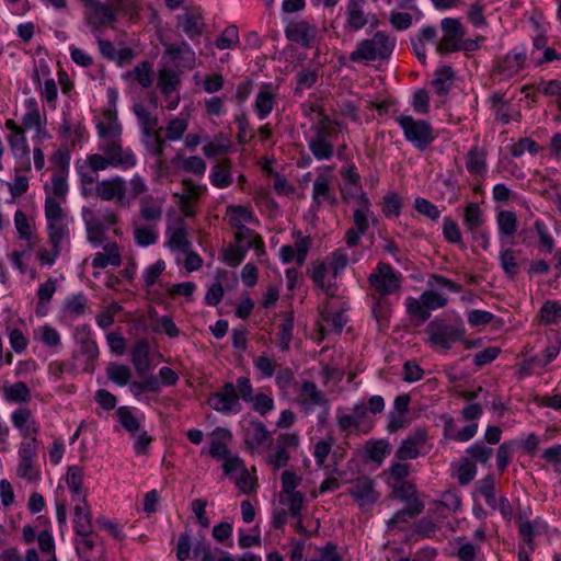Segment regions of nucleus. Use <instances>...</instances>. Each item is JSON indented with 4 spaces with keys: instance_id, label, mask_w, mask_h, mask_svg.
I'll list each match as a JSON object with an SVG mask.
<instances>
[{
    "instance_id": "1",
    "label": "nucleus",
    "mask_w": 561,
    "mask_h": 561,
    "mask_svg": "<svg viewBox=\"0 0 561 561\" xmlns=\"http://www.w3.org/2000/svg\"><path fill=\"white\" fill-rule=\"evenodd\" d=\"M106 121L96 124L99 144L98 153L88 154L85 160L91 168L104 171L108 168L127 171L137 164L133 149L123 147L122 125L118 122L115 108L104 112Z\"/></svg>"
},
{
    "instance_id": "2",
    "label": "nucleus",
    "mask_w": 561,
    "mask_h": 561,
    "mask_svg": "<svg viewBox=\"0 0 561 561\" xmlns=\"http://www.w3.org/2000/svg\"><path fill=\"white\" fill-rule=\"evenodd\" d=\"M336 125L325 113H320V119L310 126L308 149L318 161L330 160L334 156V140L339 135Z\"/></svg>"
},
{
    "instance_id": "3",
    "label": "nucleus",
    "mask_w": 561,
    "mask_h": 561,
    "mask_svg": "<svg viewBox=\"0 0 561 561\" xmlns=\"http://www.w3.org/2000/svg\"><path fill=\"white\" fill-rule=\"evenodd\" d=\"M466 329L460 319L435 318L425 329L431 346L440 348H450L455 343L462 341Z\"/></svg>"
},
{
    "instance_id": "4",
    "label": "nucleus",
    "mask_w": 561,
    "mask_h": 561,
    "mask_svg": "<svg viewBox=\"0 0 561 561\" xmlns=\"http://www.w3.org/2000/svg\"><path fill=\"white\" fill-rule=\"evenodd\" d=\"M394 45V38H390L385 32L378 31L371 38L360 41L356 49L351 53L350 59L354 62L386 59L391 55Z\"/></svg>"
},
{
    "instance_id": "5",
    "label": "nucleus",
    "mask_w": 561,
    "mask_h": 561,
    "mask_svg": "<svg viewBox=\"0 0 561 561\" xmlns=\"http://www.w3.org/2000/svg\"><path fill=\"white\" fill-rule=\"evenodd\" d=\"M396 121L401 127L405 140L421 151H424L436 139L434 128L427 121L415 119L411 115H400Z\"/></svg>"
},
{
    "instance_id": "6",
    "label": "nucleus",
    "mask_w": 561,
    "mask_h": 561,
    "mask_svg": "<svg viewBox=\"0 0 561 561\" xmlns=\"http://www.w3.org/2000/svg\"><path fill=\"white\" fill-rule=\"evenodd\" d=\"M65 202H58L55 197H45L44 211L47 224L48 240H69V218L62 208Z\"/></svg>"
},
{
    "instance_id": "7",
    "label": "nucleus",
    "mask_w": 561,
    "mask_h": 561,
    "mask_svg": "<svg viewBox=\"0 0 561 561\" xmlns=\"http://www.w3.org/2000/svg\"><path fill=\"white\" fill-rule=\"evenodd\" d=\"M118 14L110 3L101 2L85 8L83 16L92 34L99 37L104 30L115 27Z\"/></svg>"
},
{
    "instance_id": "8",
    "label": "nucleus",
    "mask_w": 561,
    "mask_h": 561,
    "mask_svg": "<svg viewBox=\"0 0 561 561\" xmlns=\"http://www.w3.org/2000/svg\"><path fill=\"white\" fill-rule=\"evenodd\" d=\"M378 273L369 275V283L379 297L392 295L401 287V274L396 272L389 264L379 263Z\"/></svg>"
},
{
    "instance_id": "9",
    "label": "nucleus",
    "mask_w": 561,
    "mask_h": 561,
    "mask_svg": "<svg viewBox=\"0 0 561 561\" xmlns=\"http://www.w3.org/2000/svg\"><path fill=\"white\" fill-rule=\"evenodd\" d=\"M370 21H373L371 25H376V16L368 10L367 0H347L345 5V31L357 32L369 24Z\"/></svg>"
},
{
    "instance_id": "10",
    "label": "nucleus",
    "mask_w": 561,
    "mask_h": 561,
    "mask_svg": "<svg viewBox=\"0 0 561 561\" xmlns=\"http://www.w3.org/2000/svg\"><path fill=\"white\" fill-rule=\"evenodd\" d=\"M5 128L10 131L7 140L14 158L28 171L31 169L30 147L23 127L13 119H7Z\"/></svg>"
},
{
    "instance_id": "11",
    "label": "nucleus",
    "mask_w": 561,
    "mask_h": 561,
    "mask_svg": "<svg viewBox=\"0 0 561 561\" xmlns=\"http://www.w3.org/2000/svg\"><path fill=\"white\" fill-rule=\"evenodd\" d=\"M442 38L436 43V51L445 55L458 51V45L465 36V30L461 23L453 18H445L440 22Z\"/></svg>"
},
{
    "instance_id": "12",
    "label": "nucleus",
    "mask_w": 561,
    "mask_h": 561,
    "mask_svg": "<svg viewBox=\"0 0 561 561\" xmlns=\"http://www.w3.org/2000/svg\"><path fill=\"white\" fill-rule=\"evenodd\" d=\"M94 195L103 202L123 204L127 195L126 180L119 175L102 181L98 180V183L94 186Z\"/></svg>"
},
{
    "instance_id": "13",
    "label": "nucleus",
    "mask_w": 561,
    "mask_h": 561,
    "mask_svg": "<svg viewBox=\"0 0 561 561\" xmlns=\"http://www.w3.org/2000/svg\"><path fill=\"white\" fill-rule=\"evenodd\" d=\"M299 446V436L295 433H283L276 438L275 449L267 456V463L274 470H279L288 465L289 450H296Z\"/></svg>"
},
{
    "instance_id": "14",
    "label": "nucleus",
    "mask_w": 561,
    "mask_h": 561,
    "mask_svg": "<svg viewBox=\"0 0 561 561\" xmlns=\"http://www.w3.org/2000/svg\"><path fill=\"white\" fill-rule=\"evenodd\" d=\"M525 61L526 48L524 46L514 47L504 57L497 59L495 73L500 76L501 80H510L523 69Z\"/></svg>"
},
{
    "instance_id": "15",
    "label": "nucleus",
    "mask_w": 561,
    "mask_h": 561,
    "mask_svg": "<svg viewBox=\"0 0 561 561\" xmlns=\"http://www.w3.org/2000/svg\"><path fill=\"white\" fill-rule=\"evenodd\" d=\"M178 27L195 44H199L201 36L206 30L205 19L197 8L186 9L178 15Z\"/></svg>"
},
{
    "instance_id": "16",
    "label": "nucleus",
    "mask_w": 561,
    "mask_h": 561,
    "mask_svg": "<svg viewBox=\"0 0 561 561\" xmlns=\"http://www.w3.org/2000/svg\"><path fill=\"white\" fill-rule=\"evenodd\" d=\"M346 310L347 309L343 306H335V301H325L322 309L320 310L322 320L320 324V331L322 333L328 331L340 333L348 321Z\"/></svg>"
},
{
    "instance_id": "17",
    "label": "nucleus",
    "mask_w": 561,
    "mask_h": 561,
    "mask_svg": "<svg viewBox=\"0 0 561 561\" xmlns=\"http://www.w3.org/2000/svg\"><path fill=\"white\" fill-rule=\"evenodd\" d=\"M208 403L214 410L224 413H239L242 409L232 382H226L218 392L210 394Z\"/></svg>"
},
{
    "instance_id": "18",
    "label": "nucleus",
    "mask_w": 561,
    "mask_h": 561,
    "mask_svg": "<svg viewBox=\"0 0 561 561\" xmlns=\"http://www.w3.org/2000/svg\"><path fill=\"white\" fill-rule=\"evenodd\" d=\"M285 35L289 41L310 48L316 41L317 27L307 21L290 22L285 28Z\"/></svg>"
},
{
    "instance_id": "19",
    "label": "nucleus",
    "mask_w": 561,
    "mask_h": 561,
    "mask_svg": "<svg viewBox=\"0 0 561 561\" xmlns=\"http://www.w3.org/2000/svg\"><path fill=\"white\" fill-rule=\"evenodd\" d=\"M356 205L353 210V224L355 228L360 232H367L369 229V221L375 220L374 213L371 210V203L364 191L357 190Z\"/></svg>"
},
{
    "instance_id": "20",
    "label": "nucleus",
    "mask_w": 561,
    "mask_h": 561,
    "mask_svg": "<svg viewBox=\"0 0 561 561\" xmlns=\"http://www.w3.org/2000/svg\"><path fill=\"white\" fill-rule=\"evenodd\" d=\"M352 489L348 493L360 505L374 504L378 500V493L375 491V483L368 477H358L352 481Z\"/></svg>"
},
{
    "instance_id": "21",
    "label": "nucleus",
    "mask_w": 561,
    "mask_h": 561,
    "mask_svg": "<svg viewBox=\"0 0 561 561\" xmlns=\"http://www.w3.org/2000/svg\"><path fill=\"white\" fill-rule=\"evenodd\" d=\"M167 247L172 252H188L192 249V241L184 222L180 219L174 226H169L165 231Z\"/></svg>"
},
{
    "instance_id": "22",
    "label": "nucleus",
    "mask_w": 561,
    "mask_h": 561,
    "mask_svg": "<svg viewBox=\"0 0 561 561\" xmlns=\"http://www.w3.org/2000/svg\"><path fill=\"white\" fill-rule=\"evenodd\" d=\"M165 54L176 67L191 69L195 65V53L186 42L165 45Z\"/></svg>"
},
{
    "instance_id": "23",
    "label": "nucleus",
    "mask_w": 561,
    "mask_h": 561,
    "mask_svg": "<svg viewBox=\"0 0 561 561\" xmlns=\"http://www.w3.org/2000/svg\"><path fill=\"white\" fill-rule=\"evenodd\" d=\"M83 221L87 230L88 241L94 247H100L105 240V232L110 228L96 218V215L88 209L83 208L82 211Z\"/></svg>"
},
{
    "instance_id": "24",
    "label": "nucleus",
    "mask_w": 561,
    "mask_h": 561,
    "mask_svg": "<svg viewBox=\"0 0 561 561\" xmlns=\"http://www.w3.org/2000/svg\"><path fill=\"white\" fill-rule=\"evenodd\" d=\"M270 433L263 422L251 420L243 430V438L245 447L250 451H254L262 446L268 438Z\"/></svg>"
},
{
    "instance_id": "25",
    "label": "nucleus",
    "mask_w": 561,
    "mask_h": 561,
    "mask_svg": "<svg viewBox=\"0 0 561 561\" xmlns=\"http://www.w3.org/2000/svg\"><path fill=\"white\" fill-rule=\"evenodd\" d=\"M76 171L79 178L82 196L89 197L94 194V186L98 183L100 171L91 168L85 159L76 162Z\"/></svg>"
},
{
    "instance_id": "26",
    "label": "nucleus",
    "mask_w": 561,
    "mask_h": 561,
    "mask_svg": "<svg viewBox=\"0 0 561 561\" xmlns=\"http://www.w3.org/2000/svg\"><path fill=\"white\" fill-rule=\"evenodd\" d=\"M271 88V84H263L255 96L253 108L260 121L265 119L276 105V94Z\"/></svg>"
},
{
    "instance_id": "27",
    "label": "nucleus",
    "mask_w": 561,
    "mask_h": 561,
    "mask_svg": "<svg viewBox=\"0 0 561 561\" xmlns=\"http://www.w3.org/2000/svg\"><path fill=\"white\" fill-rule=\"evenodd\" d=\"M122 263V256L116 242H107L103 245V251L96 252L93 257L91 265L94 268H106L107 266H119Z\"/></svg>"
},
{
    "instance_id": "28",
    "label": "nucleus",
    "mask_w": 561,
    "mask_h": 561,
    "mask_svg": "<svg viewBox=\"0 0 561 561\" xmlns=\"http://www.w3.org/2000/svg\"><path fill=\"white\" fill-rule=\"evenodd\" d=\"M312 201L318 207H320L324 202L331 205L336 204V198L333 190L331 188V181L327 175H318L314 180L312 185Z\"/></svg>"
},
{
    "instance_id": "29",
    "label": "nucleus",
    "mask_w": 561,
    "mask_h": 561,
    "mask_svg": "<svg viewBox=\"0 0 561 561\" xmlns=\"http://www.w3.org/2000/svg\"><path fill=\"white\" fill-rule=\"evenodd\" d=\"M24 107L25 113L22 116L23 128L41 131L44 117H42L37 100L33 96L25 99Z\"/></svg>"
},
{
    "instance_id": "30",
    "label": "nucleus",
    "mask_w": 561,
    "mask_h": 561,
    "mask_svg": "<svg viewBox=\"0 0 561 561\" xmlns=\"http://www.w3.org/2000/svg\"><path fill=\"white\" fill-rule=\"evenodd\" d=\"M454 79L455 72L450 66L442 65L437 67L434 72V79L432 80V87L435 93L438 95L448 94Z\"/></svg>"
},
{
    "instance_id": "31",
    "label": "nucleus",
    "mask_w": 561,
    "mask_h": 561,
    "mask_svg": "<svg viewBox=\"0 0 561 561\" xmlns=\"http://www.w3.org/2000/svg\"><path fill=\"white\" fill-rule=\"evenodd\" d=\"M88 311V298L83 293L69 295L65 298L62 312L71 319H78Z\"/></svg>"
},
{
    "instance_id": "32",
    "label": "nucleus",
    "mask_w": 561,
    "mask_h": 561,
    "mask_svg": "<svg viewBox=\"0 0 561 561\" xmlns=\"http://www.w3.org/2000/svg\"><path fill=\"white\" fill-rule=\"evenodd\" d=\"M227 216L229 225L233 229L245 227V224L257 222L253 211L249 207L242 205H229L227 207Z\"/></svg>"
},
{
    "instance_id": "33",
    "label": "nucleus",
    "mask_w": 561,
    "mask_h": 561,
    "mask_svg": "<svg viewBox=\"0 0 561 561\" xmlns=\"http://www.w3.org/2000/svg\"><path fill=\"white\" fill-rule=\"evenodd\" d=\"M558 353H547L545 356L535 355L524 359L518 364L517 377L523 379L536 371L537 368H543L557 357Z\"/></svg>"
},
{
    "instance_id": "34",
    "label": "nucleus",
    "mask_w": 561,
    "mask_h": 561,
    "mask_svg": "<svg viewBox=\"0 0 561 561\" xmlns=\"http://www.w3.org/2000/svg\"><path fill=\"white\" fill-rule=\"evenodd\" d=\"M66 483L72 492L73 501L87 503V495L82 492L83 471L78 466H70L66 476Z\"/></svg>"
},
{
    "instance_id": "35",
    "label": "nucleus",
    "mask_w": 561,
    "mask_h": 561,
    "mask_svg": "<svg viewBox=\"0 0 561 561\" xmlns=\"http://www.w3.org/2000/svg\"><path fill=\"white\" fill-rule=\"evenodd\" d=\"M231 438L230 431L217 427L211 433L209 455L215 459L227 457L230 451L227 448V440Z\"/></svg>"
},
{
    "instance_id": "36",
    "label": "nucleus",
    "mask_w": 561,
    "mask_h": 561,
    "mask_svg": "<svg viewBox=\"0 0 561 561\" xmlns=\"http://www.w3.org/2000/svg\"><path fill=\"white\" fill-rule=\"evenodd\" d=\"M231 163L229 159H225L220 163L213 167L209 180L217 188H226L232 184Z\"/></svg>"
},
{
    "instance_id": "37",
    "label": "nucleus",
    "mask_w": 561,
    "mask_h": 561,
    "mask_svg": "<svg viewBox=\"0 0 561 561\" xmlns=\"http://www.w3.org/2000/svg\"><path fill=\"white\" fill-rule=\"evenodd\" d=\"M486 153L484 149L474 146L466 157V168L472 175H482L486 172Z\"/></svg>"
},
{
    "instance_id": "38",
    "label": "nucleus",
    "mask_w": 561,
    "mask_h": 561,
    "mask_svg": "<svg viewBox=\"0 0 561 561\" xmlns=\"http://www.w3.org/2000/svg\"><path fill=\"white\" fill-rule=\"evenodd\" d=\"M300 402L306 405L321 407L328 405V399L324 393L318 389L317 385L312 381L305 380L300 389Z\"/></svg>"
},
{
    "instance_id": "39",
    "label": "nucleus",
    "mask_w": 561,
    "mask_h": 561,
    "mask_svg": "<svg viewBox=\"0 0 561 561\" xmlns=\"http://www.w3.org/2000/svg\"><path fill=\"white\" fill-rule=\"evenodd\" d=\"M67 170H59L51 176V185L45 186L46 197L56 198L58 202H66L68 193Z\"/></svg>"
},
{
    "instance_id": "40",
    "label": "nucleus",
    "mask_w": 561,
    "mask_h": 561,
    "mask_svg": "<svg viewBox=\"0 0 561 561\" xmlns=\"http://www.w3.org/2000/svg\"><path fill=\"white\" fill-rule=\"evenodd\" d=\"M484 222L483 214L477 203H469L463 211V225L471 233H478Z\"/></svg>"
},
{
    "instance_id": "41",
    "label": "nucleus",
    "mask_w": 561,
    "mask_h": 561,
    "mask_svg": "<svg viewBox=\"0 0 561 561\" xmlns=\"http://www.w3.org/2000/svg\"><path fill=\"white\" fill-rule=\"evenodd\" d=\"M125 78L133 79L142 88L148 89L153 82L152 65L149 61H141L131 71H128Z\"/></svg>"
},
{
    "instance_id": "42",
    "label": "nucleus",
    "mask_w": 561,
    "mask_h": 561,
    "mask_svg": "<svg viewBox=\"0 0 561 561\" xmlns=\"http://www.w3.org/2000/svg\"><path fill=\"white\" fill-rule=\"evenodd\" d=\"M496 225L501 238H511L517 230V217L511 210H501L496 216Z\"/></svg>"
},
{
    "instance_id": "43",
    "label": "nucleus",
    "mask_w": 561,
    "mask_h": 561,
    "mask_svg": "<svg viewBox=\"0 0 561 561\" xmlns=\"http://www.w3.org/2000/svg\"><path fill=\"white\" fill-rule=\"evenodd\" d=\"M141 141L146 150L153 157L162 158L164 153V145L160 135L156 129L142 130Z\"/></svg>"
},
{
    "instance_id": "44",
    "label": "nucleus",
    "mask_w": 561,
    "mask_h": 561,
    "mask_svg": "<svg viewBox=\"0 0 561 561\" xmlns=\"http://www.w3.org/2000/svg\"><path fill=\"white\" fill-rule=\"evenodd\" d=\"M252 248L253 244L251 243L241 245L234 242V244H230L224 250V262L231 267H236L244 260L248 251Z\"/></svg>"
},
{
    "instance_id": "45",
    "label": "nucleus",
    "mask_w": 561,
    "mask_h": 561,
    "mask_svg": "<svg viewBox=\"0 0 561 561\" xmlns=\"http://www.w3.org/2000/svg\"><path fill=\"white\" fill-rule=\"evenodd\" d=\"M424 503L420 500H413L412 505H408L402 510H399L388 522L389 527H393L399 523L407 522L410 518H413L420 515L424 511Z\"/></svg>"
},
{
    "instance_id": "46",
    "label": "nucleus",
    "mask_w": 561,
    "mask_h": 561,
    "mask_svg": "<svg viewBox=\"0 0 561 561\" xmlns=\"http://www.w3.org/2000/svg\"><path fill=\"white\" fill-rule=\"evenodd\" d=\"M75 530L77 535H85L91 530V512L87 505H76L75 508Z\"/></svg>"
},
{
    "instance_id": "47",
    "label": "nucleus",
    "mask_w": 561,
    "mask_h": 561,
    "mask_svg": "<svg viewBox=\"0 0 561 561\" xmlns=\"http://www.w3.org/2000/svg\"><path fill=\"white\" fill-rule=\"evenodd\" d=\"M539 319L545 325L558 323L561 320V304L554 300H547L540 308Z\"/></svg>"
},
{
    "instance_id": "48",
    "label": "nucleus",
    "mask_w": 561,
    "mask_h": 561,
    "mask_svg": "<svg viewBox=\"0 0 561 561\" xmlns=\"http://www.w3.org/2000/svg\"><path fill=\"white\" fill-rule=\"evenodd\" d=\"M404 305L407 308V312L411 318L416 319L420 322H425L430 319L431 312L423 304L421 297H408L405 299Z\"/></svg>"
},
{
    "instance_id": "49",
    "label": "nucleus",
    "mask_w": 561,
    "mask_h": 561,
    "mask_svg": "<svg viewBox=\"0 0 561 561\" xmlns=\"http://www.w3.org/2000/svg\"><path fill=\"white\" fill-rule=\"evenodd\" d=\"M478 492L484 497L485 503L492 507H496L495 497V480L492 474H488L476 483Z\"/></svg>"
},
{
    "instance_id": "50",
    "label": "nucleus",
    "mask_w": 561,
    "mask_h": 561,
    "mask_svg": "<svg viewBox=\"0 0 561 561\" xmlns=\"http://www.w3.org/2000/svg\"><path fill=\"white\" fill-rule=\"evenodd\" d=\"M133 112L136 115L140 130L157 129L158 118L151 114L149 110L141 103H136L133 106Z\"/></svg>"
},
{
    "instance_id": "51",
    "label": "nucleus",
    "mask_w": 561,
    "mask_h": 561,
    "mask_svg": "<svg viewBox=\"0 0 561 561\" xmlns=\"http://www.w3.org/2000/svg\"><path fill=\"white\" fill-rule=\"evenodd\" d=\"M159 234L153 227L137 226L134 229V241L139 247H149L158 241Z\"/></svg>"
},
{
    "instance_id": "52",
    "label": "nucleus",
    "mask_w": 561,
    "mask_h": 561,
    "mask_svg": "<svg viewBox=\"0 0 561 561\" xmlns=\"http://www.w3.org/2000/svg\"><path fill=\"white\" fill-rule=\"evenodd\" d=\"M234 242L238 244L251 243L252 249L259 250L264 248L262 238L248 227L236 228Z\"/></svg>"
},
{
    "instance_id": "53",
    "label": "nucleus",
    "mask_w": 561,
    "mask_h": 561,
    "mask_svg": "<svg viewBox=\"0 0 561 561\" xmlns=\"http://www.w3.org/2000/svg\"><path fill=\"white\" fill-rule=\"evenodd\" d=\"M180 83L179 75L172 70H162L159 73V88L163 95L169 96L174 92Z\"/></svg>"
},
{
    "instance_id": "54",
    "label": "nucleus",
    "mask_w": 561,
    "mask_h": 561,
    "mask_svg": "<svg viewBox=\"0 0 561 561\" xmlns=\"http://www.w3.org/2000/svg\"><path fill=\"white\" fill-rule=\"evenodd\" d=\"M188 123L186 118L175 117L172 118L165 126V138L169 141L180 140L186 131Z\"/></svg>"
},
{
    "instance_id": "55",
    "label": "nucleus",
    "mask_w": 561,
    "mask_h": 561,
    "mask_svg": "<svg viewBox=\"0 0 561 561\" xmlns=\"http://www.w3.org/2000/svg\"><path fill=\"white\" fill-rule=\"evenodd\" d=\"M402 201L397 193H389L382 198V213L387 218L399 217L401 214Z\"/></svg>"
},
{
    "instance_id": "56",
    "label": "nucleus",
    "mask_w": 561,
    "mask_h": 561,
    "mask_svg": "<svg viewBox=\"0 0 561 561\" xmlns=\"http://www.w3.org/2000/svg\"><path fill=\"white\" fill-rule=\"evenodd\" d=\"M49 243L51 245V250L48 251L46 249H41L37 255L44 264L51 266L59 257L64 245L69 244V240H58V242L49 240Z\"/></svg>"
},
{
    "instance_id": "57",
    "label": "nucleus",
    "mask_w": 561,
    "mask_h": 561,
    "mask_svg": "<svg viewBox=\"0 0 561 561\" xmlns=\"http://www.w3.org/2000/svg\"><path fill=\"white\" fill-rule=\"evenodd\" d=\"M238 43H239L238 27L236 25H229L221 32L219 37L216 39L215 45L218 49L224 50V49L231 48L233 45H236Z\"/></svg>"
},
{
    "instance_id": "58",
    "label": "nucleus",
    "mask_w": 561,
    "mask_h": 561,
    "mask_svg": "<svg viewBox=\"0 0 561 561\" xmlns=\"http://www.w3.org/2000/svg\"><path fill=\"white\" fill-rule=\"evenodd\" d=\"M108 378L119 386L128 383L131 371L128 366L110 363L106 368Z\"/></svg>"
},
{
    "instance_id": "59",
    "label": "nucleus",
    "mask_w": 561,
    "mask_h": 561,
    "mask_svg": "<svg viewBox=\"0 0 561 561\" xmlns=\"http://www.w3.org/2000/svg\"><path fill=\"white\" fill-rule=\"evenodd\" d=\"M79 539L76 540V551L82 561H90V551L95 547V539L90 530L85 535H77Z\"/></svg>"
},
{
    "instance_id": "60",
    "label": "nucleus",
    "mask_w": 561,
    "mask_h": 561,
    "mask_svg": "<svg viewBox=\"0 0 561 561\" xmlns=\"http://www.w3.org/2000/svg\"><path fill=\"white\" fill-rule=\"evenodd\" d=\"M392 493L394 497L401 500L408 505H412L413 500H419L415 486L412 483L405 481L393 485Z\"/></svg>"
},
{
    "instance_id": "61",
    "label": "nucleus",
    "mask_w": 561,
    "mask_h": 561,
    "mask_svg": "<svg viewBox=\"0 0 561 561\" xmlns=\"http://www.w3.org/2000/svg\"><path fill=\"white\" fill-rule=\"evenodd\" d=\"M34 337L43 342L48 347H57L60 343L59 333L50 325H44L35 330Z\"/></svg>"
},
{
    "instance_id": "62",
    "label": "nucleus",
    "mask_w": 561,
    "mask_h": 561,
    "mask_svg": "<svg viewBox=\"0 0 561 561\" xmlns=\"http://www.w3.org/2000/svg\"><path fill=\"white\" fill-rule=\"evenodd\" d=\"M116 414L122 426L133 436H136V433L140 428V424L138 420L131 414L129 409L127 407H119L116 410Z\"/></svg>"
},
{
    "instance_id": "63",
    "label": "nucleus",
    "mask_w": 561,
    "mask_h": 561,
    "mask_svg": "<svg viewBox=\"0 0 561 561\" xmlns=\"http://www.w3.org/2000/svg\"><path fill=\"white\" fill-rule=\"evenodd\" d=\"M371 312L378 323V327H386L390 316V305L387 298L378 297L371 308Z\"/></svg>"
},
{
    "instance_id": "64",
    "label": "nucleus",
    "mask_w": 561,
    "mask_h": 561,
    "mask_svg": "<svg viewBox=\"0 0 561 561\" xmlns=\"http://www.w3.org/2000/svg\"><path fill=\"white\" fill-rule=\"evenodd\" d=\"M467 454L474 461L486 463L493 455V449L485 446L482 440H478L467 449Z\"/></svg>"
}]
</instances>
